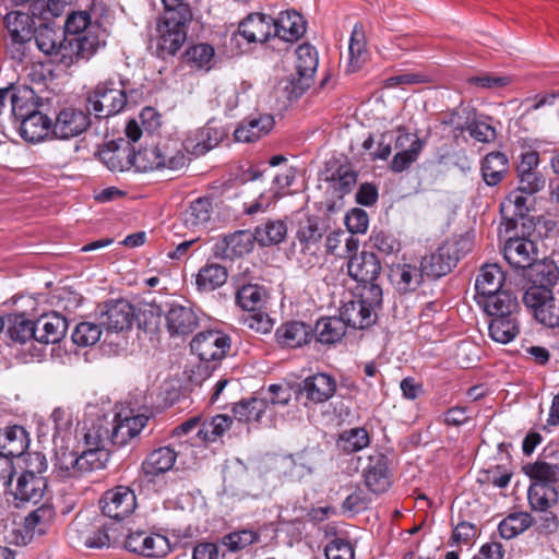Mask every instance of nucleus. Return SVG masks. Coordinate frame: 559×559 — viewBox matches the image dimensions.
I'll return each mask as SVG.
<instances>
[{
    "label": "nucleus",
    "instance_id": "17",
    "mask_svg": "<svg viewBox=\"0 0 559 559\" xmlns=\"http://www.w3.org/2000/svg\"><path fill=\"white\" fill-rule=\"evenodd\" d=\"M534 203L533 195H525V192L515 189L501 202L500 212L506 222V230L518 229L519 218L528 215Z\"/></svg>",
    "mask_w": 559,
    "mask_h": 559
},
{
    "label": "nucleus",
    "instance_id": "10",
    "mask_svg": "<svg viewBox=\"0 0 559 559\" xmlns=\"http://www.w3.org/2000/svg\"><path fill=\"white\" fill-rule=\"evenodd\" d=\"M150 417L144 414L133 415L132 412L122 415L118 413L114 419L109 421V440L117 447H123L129 441L139 436L146 426Z\"/></svg>",
    "mask_w": 559,
    "mask_h": 559
},
{
    "label": "nucleus",
    "instance_id": "24",
    "mask_svg": "<svg viewBox=\"0 0 559 559\" xmlns=\"http://www.w3.org/2000/svg\"><path fill=\"white\" fill-rule=\"evenodd\" d=\"M5 27L13 44L26 45L32 43L35 25V17L22 11H11L4 16Z\"/></svg>",
    "mask_w": 559,
    "mask_h": 559
},
{
    "label": "nucleus",
    "instance_id": "47",
    "mask_svg": "<svg viewBox=\"0 0 559 559\" xmlns=\"http://www.w3.org/2000/svg\"><path fill=\"white\" fill-rule=\"evenodd\" d=\"M37 321L27 319L24 314H13L8 319V334L14 342L24 344L36 340Z\"/></svg>",
    "mask_w": 559,
    "mask_h": 559
},
{
    "label": "nucleus",
    "instance_id": "46",
    "mask_svg": "<svg viewBox=\"0 0 559 559\" xmlns=\"http://www.w3.org/2000/svg\"><path fill=\"white\" fill-rule=\"evenodd\" d=\"M348 52V71L356 72L367 59L366 35L361 24H356L352 31Z\"/></svg>",
    "mask_w": 559,
    "mask_h": 559
},
{
    "label": "nucleus",
    "instance_id": "38",
    "mask_svg": "<svg viewBox=\"0 0 559 559\" xmlns=\"http://www.w3.org/2000/svg\"><path fill=\"white\" fill-rule=\"evenodd\" d=\"M56 511L52 504L45 502L29 512L24 519V528L33 537L35 534H44L52 524Z\"/></svg>",
    "mask_w": 559,
    "mask_h": 559
},
{
    "label": "nucleus",
    "instance_id": "14",
    "mask_svg": "<svg viewBox=\"0 0 559 559\" xmlns=\"http://www.w3.org/2000/svg\"><path fill=\"white\" fill-rule=\"evenodd\" d=\"M238 34L248 43L267 41L274 37V17L265 13H250L238 26Z\"/></svg>",
    "mask_w": 559,
    "mask_h": 559
},
{
    "label": "nucleus",
    "instance_id": "21",
    "mask_svg": "<svg viewBox=\"0 0 559 559\" xmlns=\"http://www.w3.org/2000/svg\"><path fill=\"white\" fill-rule=\"evenodd\" d=\"M274 117L269 114H259L243 119L235 129L234 138L237 142L251 143L269 134L274 128Z\"/></svg>",
    "mask_w": 559,
    "mask_h": 559
},
{
    "label": "nucleus",
    "instance_id": "2",
    "mask_svg": "<svg viewBox=\"0 0 559 559\" xmlns=\"http://www.w3.org/2000/svg\"><path fill=\"white\" fill-rule=\"evenodd\" d=\"M128 79L120 74H115L103 81L87 93V110L93 112L96 118L104 119L121 112L127 106V85Z\"/></svg>",
    "mask_w": 559,
    "mask_h": 559
},
{
    "label": "nucleus",
    "instance_id": "49",
    "mask_svg": "<svg viewBox=\"0 0 559 559\" xmlns=\"http://www.w3.org/2000/svg\"><path fill=\"white\" fill-rule=\"evenodd\" d=\"M370 444V436L366 428L357 427L344 430L336 442L337 448L345 453L358 452Z\"/></svg>",
    "mask_w": 559,
    "mask_h": 559
},
{
    "label": "nucleus",
    "instance_id": "13",
    "mask_svg": "<svg viewBox=\"0 0 559 559\" xmlns=\"http://www.w3.org/2000/svg\"><path fill=\"white\" fill-rule=\"evenodd\" d=\"M336 388L337 383L334 377L319 372L302 380L298 384L297 393L305 395L308 402L321 404L335 394Z\"/></svg>",
    "mask_w": 559,
    "mask_h": 559
},
{
    "label": "nucleus",
    "instance_id": "56",
    "mask_svg": "<svg viewBox=\"0 0 559 559\" xmlns=\"http://www.w3.org/2000/svg\"><path fill=\"white\" fill-rule=\"evenodd\" d=\"M86 448H106L109 440V421L106 418H97L86 429L83 436Z\"/></svg>",
    "mask_w": 559,
    "mask_h": 559
},
{
    "label": "nucleus",
    "instance_id": "18",
    "mask_svg": "<svg viewBox=\"0 0 559 559\" xmlns=\"http://www.w3.org/2000/svg\"><path fill=\"white\" fill-rule=\"evenodd\" d=\"M254 241L253 233L237 230L218 241L214 247V253L216 257L229 260L241 258L251 252Z\"/></svg>",
    "mask_w": 559,
    "mask_h": 559
},
{
    "label": "nucleus",
    "instance_id": "1",
    "mask_svg": "<svg viewBox=\"0 0 559 559\" xmlns=\"http://www.w3.org/2000/svg\"><path fill=\"white\" fill-rule=\"evenodd\" d=\"M187 157L185 153L177 147H171L168 144H158L155 146L135 150L129 148L126 164L119 163L111 165L112 171H123L133 166L139 171H148L155 169L167 168L170 170H178L186 166Z\"/></svg>",
    "mask_w": 559,
    "mask_h": 559
},
{
    "label": "nucleus",
    "instance_id": "43",
    "mask_svg": "<svg viewBox=\"0 0 559 559\" xmlns=\"http://www.w3.org/2000/svg\"><path fill=\"white\" fill-rule=\"evenodd\" d=\"M212 215V202L209 198H199L181 214L182 224L190 229L204 226Z\"/></svg>",
    "mask_w": 559,
    "mask_h": 559
},
{
    "label": "nucleus",
    "instance_id": "35",
    "mask_svg": "<svg viewBox=\"0 0 559 559\" xmlns=\"http://www.w3.org/2000/svg\"><path fill=\"white\" fill-rule=\"evenodd\" d=\"M478 302L483 304L484 310L490 318L519 313L520 311L518 298L509 290H500L483 300H478Z\"/></svg>",
    "mask_w": 559,
    "mask_h": 559
},
{
    "label": "nucleus",
    "instance_id": "28",
    "mask_svg": "<svg viewBox=\"0 0 559 559\" xmlns=\"http://www.w3.org/2000/svg\"><path fill=\"white\" fill-rule=\"evenodd\" d=\"M424 277L421 267L412 264H395L390 269V281L400 294L415 292L423 283Z\"/></svg>",
    "mask_w": 559,
    "mask_h": 559
},
{
    "label": "nucleus",
    "instance_id": "26",
    "mask_svg": "<svg viewBox=\"0 0 559 559\" xmlns=\"http://www.w3.org/2000/svg\"><path fill=\"white\" fill-rule=\"evenodd\" d=\"M29 442V435L23 426L13 425L0 430V451L12 460L24 455Z\"/></svg>",
    "mask_w": 559,
    "mask_h": 559
},
{
    "label": "nucleus",
    "instance_id": "57",
    "mask_svg": "<svg viewBox=\"0 0 559 559\" xmlns=\"http://www.w3.org/2000/svg\"><path fill=\"white\" fill-rule=\"evenodd\" d=\"M461 132L467 131L468 134L477 142L490 143L497 139L496 129L487 121L481 119H472L466 121L464 126L456 127Z\"/></svg>",
    "mask_w": 559,
    "mask_h": 559
},
{
    "label": "nucleus",
    "instance_id": "50",
    "mask_svg": "<svg viewBox=\"0 0 559 559\" xmlns=\"http://www.w3.org/2000/svg\"><path fill=\"white\" fill-rule=\"evenodd\" d=\"M533 524V518L527 512H515L504 518L498 525L499 534L504 539H512L522 534Z\"/></svg>",
    "mask_w": 559,
    "mask_h": 559
},
{
    "label": "nucleus",
    "instance_id": "44",
    "mask_svg": "<svg viewBox=\"0 0 559 559\" xmlns=\"http://www.w3.org/2000/svg\"><path fill=\"white\" fill-rule=\"evenodd\" d=\"M287 235V227L282 219H267L254 228L253 236L261 246L282 242Z\"/></svg>",
    "mask_w": 559,
    "mask_h": 559
},
{
    "label": "nucleus",
    "instance_id": "52",
    "mask_svg": "<svg viewBox=\"0 0 559 559\" xmlns=\"http://www.w3.org/2000/svg\"><path fill=\"white\" fill-rule=\"evenodd\" d=\"M62 35L48 24L40 23L34 29L33 40L36 47L47 56L52 57Z\"/></svg>",
    "mask_w": 559,
    "mask_h": 559
},
{
    "label": "nucleus",
    "instance_id": "59",
    "mask_svg": "<svg viewBox=\"0 0 559 559\" xmlns=\"http://www.w3.org/2000/svg\"><path fill=\"white\" fill-rule=\"evenodd\" d=\"M75 38L67 35H62L56 52L52 57L55 62L59 63L64 68H70L72 64L82 59L81 53H76Z\"/></svg>",
    "mask_w": 559,
    "mask_h": 559
},
{
    "label": "nucleus",
    "instance_id": "11",
    "mask_svg": "<svg viewBox=\"0 0 559 559\" xmlns=\"http://www.w3.org/2000/svg\"><path fill=\"white\" fill-rule=\"evenodd\" d=\"M166 329L171 337H186L199 326V316L191 306L171 304L165 313Z\"/></svg>",
    "mask_w": 559,
    "mask_h": 559
},
{
    "label": "nucleus",
    "instance_id": "30",
    "mask_svg": "<svg viewBox=\"0 0 559 559\" xmlns=\"http://www.w3.org/2000/svg\"><path fill=\"white\" fill-rule=\"evenodd\" d=\"M522 276L533 284L551 288L559 280V267L551 260H534L523 272Z\"/></svg>",
    "mask_w": 559,
    "mask_h": 559
},
{
    "label": "nucleus",
    "instance_id": "48",
    "mask_svg": "<svg viewBox=\"0 0 559 559\" xmlns=\"http://www.w3.org/2000/svg\"><path fill=\"white\" fill-rule=\"evenodd\" d=\"M227 269L219 264H209L203 266L197 275V286L201 292H212L227 281Z\"/></svg>",
    "mask_w": 559,
    "mask_h": 559
},
{
    "label": "nucleus",
    "instance_id": "27",
    "mask_svg": "<svg viewBox=\"0 0 559 559\" xmlns=\"http://www.w3.org/2000/svg\"><path fill=\"white\" fill-rule=\"evenodd\" d=\"M177 452L169 445L159 447L147 454L141 464V473L153 478L170 471L177 460Z\"/></svg>",
    "mask_w": 559,
    "mask_h": 559
},
{
    "label": "nucleus",
    "instance_id": "40",
    "mask_svg": "<svg viewBox=\"0 0 559 559\" xmlns=\"http://www.w3.org/2000/svg\"><path fill=\"white\" fill-rule=\"evenodd\" d=\"M527 499L533 511H545L557 506L558 492L552 485L532 483L527 490Z\"/></svg>",
    "mask_w": 559,
    "mask_h": 559
},
{
    "label": "nucleus",
    "instance_id": "25",
    "mask_svg": "<svg viewBox=\"0 0 559 559\" xmlns=\"http://www.w3.org/2000/svg\"><path fill=\"white\" fill-rule=\"evenodd\" d=\"M36 341L43 344H56L67 333L68 321L58 312H50L40 316L37 320Z\"/></svg>",
    "mask_w": 559,
    "mask_h": 559
},
{
    "label": "nucleus",
    "instance_id": "41",
    "mask_svg": "<svg viewBox=\"0 0 559 559\" xmlns=\"http://www.w3.org/2000/svg\"><path fill=\"white\" fill-rule=\"evenodd\" d=\"M41 106L33 88L26 85L12 86L11 112L15 119Z\"/></svg>",
    "mask_w": 559,
    "mask_h": 559
},
{
    "label": "nucleus",
    "instance_id": "61",
    "mask_svg": "<svg viewBox=\"0 0 559 559\" xmlns=\"http://www.w3.org/2000/svg\"><path fill=\"white\" fill-rule=\"evenodd\" d=\"M231 424L233 419L228 415H216L212 417L209 423L203 425V428L199 430L198 435L200 437L202 436L204 441L213 442L229 430Z\"/></svg>",
    "mask_w": 559,
    "mask_h": 559
},
{
    "label": "nucleus",
    "instance_id": "64",
    "mask_svg": "<svg viewBox=\"0 0 559 559\" xmlns=\"http://www.w3.org/2000/svg\"><path fill=\"white\" fill-rule=\"evenodd\" d=\"M259 534L251 530L233 532L222 538V544L231 552L242 550L243 548L257 543Z\"/></svg>",
    "mask_w": 559,
    "mask_h": 559
},
{
    "label": "nucleus",
    "instance_id": "9",
    "mask_svg": "<svg viewBox=\"0 0 559 559\" xmlns=\"http://www.w3.org/2000/svg\"><path fill=\"white\" fill-rule=\"evenodd\" d=\"M100 325L108 332H122L132 326L135 312L124 299H115L98 306Z\"/></svg>",
    "mask_w": 559,
    "mask_h": 559
},
{
    "label": "nucleus",
    "instance_id": "54",
    "mask_svg": "<svg viewBox=\"0 0 559 559\" xmlns=\"http://www.w3.org/2000/svg\"><path fill=\"white\" fill-rule=\"evenodd\" d=\"M265 297V289L255 284L240 287L236 294L237 304L246 311L259 310Z\"/></svg>",
    "mask_w": 559,
    "mask_h": 559
},
{
    "label": "nucleus",
    "instance_id": "60",
    "mask_svg": "<svg viewBox=\"0 0 559 559\" xmlns=\"http://www.w3.org/2000/svg\"><path fill=\"white\" fill-rule=\"evenodd\" d=\"M92 28H98V26L92 24L91 15L87 11H73L67 16L62 35L75 37Z\"/></svg>",
    "mask_w": 559,
    "mask_h": 559
},
{
    "label": "nucleus",
    "instance_id": "20",
    "mask_svg": "<svg viewBox=\"0 0 559 559\" xmlns=\"http://www.w3.org/2000/svg\"><path fill=\"white\" fill-rule=\"evenodd\" d=\"M16 120L20 121L21 136L31 143L43 141L49 134L52 135V119L36 109L28 111Z\"/></svg>",
    "mask_w": 559,
    "mask_h": 559
},
{
    "label": "nucleus",
    "instance_id": "37",
    "mask_svg": "<svg viewBox=\"0 0 559 559\" xmlns=\"http://www.w3.org/2000/svg\"><path fill=\"white\" fill-rule=\"evenodd\" d=\"M346 323L342 317H326L317 321L313 335L322 344L331 345L340 342L346 333Z\"/></svg>",
    "mask_w": 559,
    "mask_h": 559
},
{
    "label": "nucleus",
    "instance_id": "34",
    "mask_svg": "<svg viewBox=\"0 0 559 559\" xmlns=\"http://www.w3.org/2000/svg\"><path fill=\"white\" fill-rule=\"evenodd\" d=\"M46 490V477L21 474L16 481L14 497L21 501L37 503L43 499Z\"/></svg>",
    "mask_w": 559,
    "mask_h": 559
},
{
    "label": "nucleus",
    "instance_id": "53",
    "mask_svg": "<svg viewBox=\"0 0 559 559\" xmlns=\"http://www.w3.org/2000/svg\"><path fill=\"white\" fill-rule=\"evenodd\" d=\"M296 71L304 73V80L307 82L310 76H314L319 59L316 48L309 44H302L296 49Z\"/></svg>",
    "mask_w": 559,
    "mask_h": 559
},
{
    "label": "nucleus",
    "instance_id": "12",
    "mask_svg": "<svg viewBox=\"0 0 559 559\" xmlns=\"http://www.w3.org/2000/svg\"><path fill=\"white\" fill-rule=\"evenodd\" d=\"M503 257L513 269L523 272L537 259L535 240L533 238H520L519 234H514L504 243Z\"/></svg>",
    "mask_w": 559,
    "mask_h": 559
},
{
    "label": "nucleus",
    "instance_id": "15",
    "mask_svg": "<svg viewBox=\"0 0 559 559\" xmlns=\"http://www.w3.org/2000/svg\"><path fill=\"white\" fill-rule=\"evenodd\" d=\"M366 486L374 493L385 492L391 486V473L388 457L376 452L368 456L367 465L362 469Z\"/></svg>",
    "mask_w": 559,
    "mask_h": 559
},
{
    "label": "nucleus",
    "instance_id": "16",
    "mask_svg": "<svg viewBox=\"0 0 559 559\" xmlns=\"http://www.w3.org/2000/svg\"><path fill=\"white\" fill-rule=\"evenodd\" d=\"M381 270L380 260L373 252L361 251L359 254L350 255L347 261L348 276L361 284L377 281Z\"/></svg>",
    "mask_w": 559,
    "mask_h": 559
},
{
    "label": "nucleus",
    "instance_id": "29",
    "mask_svg": "<svg viewBox=\"0 0 559 559\" xmlns=\"http://www.w3.org/2000/svg\"><path fill=\"white\" fill-rule=\"evenodd\" d=\"M306 33V21L294 10L281 12L274 19V37L285 41H296Z\"/></svg>",
    "mask_w": 559,
    "mask_h": 559
},
{
    "label": "nucleus",
    "instance_id": "63",
    "mask_svg": "<svg viewBox=\"0 0 559 559\" xmlns=\"http://www.w3.org/2000/svg\"><path fill=\"white\" fill-rule=\"evenodd\" d=\"M55 467L60 477H79L82 475L80 455L74 452H62L58 454Z\"/></svg>",
    "mask_w": 559,
    "mask_h": 559
},
{
    "label": "nucleus",
    "instance_id": "31",
    "mask_svg": "<svg viewBox=\"0 0 559 559\" xmlns=\"http://www.w3.org/2000/svg\"><path fill=\"white\" fill-rule=\"evenodd\" d=\"M275 336L282 346L296 348L307 344L312 338L313 329L301 321H289L277 328Z\"/></svg>",
    "mask_w": 559,
    "mask_h": 559
},
{
    "label": "nucleus",
    "instance_id": "7",
    "mask_svg": "<svg viewBox=\"0 0 559 559\" xmlns=\"http://www.w3.org/2000/svg\"><path fill=\"white\" fill-rule=\"evenodd\" d=\"M90 114L74 107L62 108L52 120V138L69 140L81 135L91 126Z\"/></svg>",
    "mask_w": 559,
    "mask_h": 559
},
{
    "label": "nucleus",
    "instance_id": "62",
    "mask_svg": "<svg viewBox=\"0 0 559 559\" xmlns=\"http://www.w3.org/2000/svg\"><path fill=\"white\" fill-rule=\"evenodd\" d=\"M100 335V323L84 321L76 324L72 333V341L79 346H91L99 341Z\"/></svg>",
    "mask_w": 559,
    "mask_h": 559
},
{
    "label": "nucleus",
    "instance_id": "36",
    "mask_svg": "<svg viewBox=\"0 0 559 559\" xmlns=\"http://www.w3.org/2000/svg\"><path fill=\"white\" fill-rule=\"evenodd\" d=\"M519 313L491 317L488 323L490 337L501 344H508L520 333Z\"/></svg>",
    "mask_w": 559,
    "mask_h": 559
},
{
    "label": "nucleus",
    "instance_id": "19",
    "mask_svg": "<svg viewBox=\"0 0 559 559\" xmlns=\"http://www.w3.org/2000/svg\"><path fill=\"white\" fill-rule=\"evenodd\" d=\"M295 179L296 169L293 167L287 168L283 174L276 175L273 178L271 188L260 193L259 198L252 202L245 212L249 215H253L258 212L266 210L271 204L281 198L285 189L289 188Z\"/></svg>",
    "mask_w": 559,
    "mask_h": 559
},
{
    "label": "nucleus",
    "instance_id": "32",
    "mask_svg": "<svg viewBox=\"0 0 559 559\" xmlns=\"http://www.w3.org/2000/svg\"><path fill=\"white\" fill-rule=\"evenodd\" d=\"M341 317L347 326L360 330L371 326L377 321V312L359 299L344 304Z\"/></svg>",
    "mask_w": 559,
    "mask_h": 559
},
{
    "label": "nucleus",
    "instance_id": "6",
    "mask_svg": "<svg viewBox=\"0 0 559 559\" xmlns=\"http://www.w3.org/2000/svg\"><path fill=\"white\" fill-rule=\"evenodd\" d=\"M190 347L200 360L216 362L221 361L230 349V337L222 331L209 330L197 334Z\"/></svg>",
    "mask_w": 559,
    "mask_h": 559
},
{
    "label": "nucleus",
    "instance_id": "45",
    "mask_svg": "<svg viewBox=\"0 0 559 559\" xmlns=\"http://www.w3.org/2000/svg\"><path fill=\"white\" fill-rule=\"evenodd\" d=\"M267 407L266 399L250 397L234 404V417L240 423L260 421Z\"/></svg>",
    "mask_w": 559,
    "mask_h": 559
},
{
    "label": "nucleus",
    "instance_id": "55",
    "mask_svg": "<svg viewBox=\"0 0 559 559\" xmlns=\"http://www.w3.org/2000/svg\"><path fill=\"white\" fill-rule=\"evenodd\" d=\"M424 144L421 139H414L407 151H400L393 156L390 163V169L393 173H402L408 169L411 165L418 159Z\"/></svg>",
    "mask_w": 559,
    "mask_h": 559
},
{
    "label": "nucleus",
    "instance_id": "39",
    "mask_svg": "<svg viewBox=\"0 0 559 559\" xmlns=\"http://www.w3.org/2000/svg\"><path fill=\"white\" fill-rule=\"evenodd\" d=\"M509 169V160L501 152L487 154L481 163V175L488 186H496L503 179Z\"/></svg>",
    "mask_w": 559,
    "mask_h": 559
},
{
    "label": "nucleus",
    "instance_id": "8",
    "mask_svg": "<svg viewBox=\"0 0 559 559\" xmlns=\"http://www.w3.org/2000/svg\"><path fill=\"white\" fill-rule=\"evenodd\" d=\"M103 515L117 521L129 516L136 508L134 491L127 486L107 490L100 498Z\"/></svg>",
    "mask_w": 559,
    "mask_h": 559
},
{
    "label": "nucleus",
    "instance_id": "51",
    "mask_svg": "<svg viewBox=\"0 0 559 559\" xmlns=\"http://www.w3.org/2000/svg\"><path fill=\"white\" fill-rule=\"evenodd\" d=\"M523 472L533 483L552 485L559 480V465L544 461H536L523 466Z\"/></svg>",
    "mask_w": 559,
    "mask_h": 559
},
{
    "label": "nucleus",
    "instance_id": "23",
    "mask_svg": "<svg viewBox=\"0 0 559 559\" xmlns=\"http://www.w3.org/2000/svg\"><path fill=\"white\" fill-rule=\"evenodd\" d=\"M225 135L226 132L222 128L209 122L186 140L185 147L191 154L201 156L217 146Z\"/></svg>",
    "mask_w": 559,
    "mask_h": 559
},
{
    "label": "nucleus",
    "instance_id": "22",
    "mask_svg": "<svg viewBox=\"0 0 559 559\" xmlns=\"http://www.w3.org/2000/svg\"><path fill=\"white\" fill-rule=\"evenodd\" d=\"M167 539L159 534H151L144 531L130 533L126 540L127 550L144 557H158L164 554Z\"/></svg>",
    "mask_w": 559,
    "mask_h": 559
},
{
    "label": "nucleus",
    "instance_id": "3",
    "mask_svg": "<svg viewBox=\"0 0 559 559\" xmlns=\"http://www.w3.org/2000/svg\"><path fill=\"white\" fill-rule=\"evenodd\" d=\"M111 525L104 516H76L69 526L72 543L88 549H103L110 546Z\"/></svg>",
    "mask_w": 559,
    "mask_h": 559
},
{
    "label": "nucleus",
    "instance_id": "33",
    "mask_svg": "<svg viewBox=\"0 0 559 559\" xmlns=\"http://www.w3.org/2000/svg\"><path fill=\"white\" fill-rule=\"evenodd\" d=\"M504 278V273L498 264H485L480 269L475 283L479 300L502 290Z\"/></svg>",
    "mask_w": 559,
    "mask_h": 559
},
{
    "label": "nucleus",
    "instance_id": "58",
    "mask_svg": "<svg viewBox=\"0 0 559 559\" xmlns=\"http://www.w3.org/2000/svg\"><path fill=\"white\" fill-rule=\"evenodd\" d=\"M110 459V452L107 448H86L81 454V473H87L102 469Z\"/></svg>",
    "mask_w": 559,
    "mask_h": 559
},
{
    "label": "nucleus",
    "instance_id": "42",
    "mask_svg": "<svg viewBox=\"0 0 559 559\" xmlns=\"http://www.w3.org/2000/svg\"><path fill=\"white\" fill-rule=\"evenodd\" d=\"M325 228L318 216H305L298 222L296 239L298 245H321Z\"/></svg>",
    "mask_w": 559,
    "mask_h": 559
},
{
    "label": "nucleus",
    "instance_id": "5",
    "mask_svg": "<svg viewBox=\"0 0 559 559\" xmlns=\"http://www.w3.org/2000/svg\"><path fill=\"white\" fill-rule=\"evenodd\" d=\"M191 20H182L174 13H164L157 24V55L162 59L175 56L187 39V25Z\"/></svg>",
    "mask_w": 559,
    "mask_h": 559
},
{
    "label": "nucleus",
    "instance_id": "4",
    "mask_svg": "<svg viewBox=\"0 0 559 559\" xmlns=\"http://www.w3.org/2000/svg\"><path fill=\"white\" fill-rule=\"evenodd\" d=\"M466 240L445 241L429 255L420 261L421 272L426 277L439 278L447 275L459 260L464 255L463 248Z\"/></svg>",
    "mask_w": 559,
    "mask_h": 559
}]
</instances>
